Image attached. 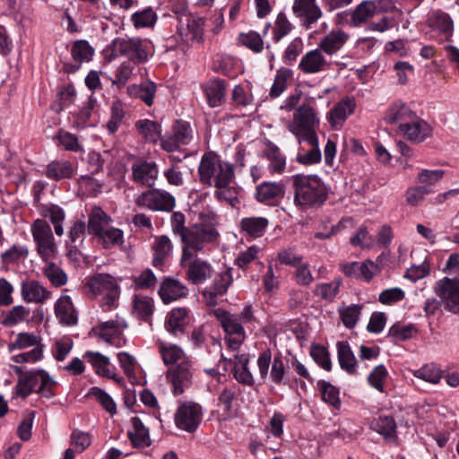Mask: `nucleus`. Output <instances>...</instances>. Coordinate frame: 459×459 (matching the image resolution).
I'll use <instances>...</instances> for the list:
<instances>
[{
    "instance_id": "31",
    "label": "nucleus",
    "mask_w": 459,
    "mask_h": 459,
    "mask_svg": "<svg viewBox=\"0 0 459 459\" xmlns=\"http://www.w3.org/2000/svg\"><path fill=\"white\" fill-rule=\"evenodd\" d=\"M75 173V167L69 160H57L51 161L47 167L46 175L56 181L71 178Z\"/></svg>"
},
{
    "instance_id": "55",
    "label": "nucleus",
    "mask_w": 459,
    "mask_h": 459,
    "mask_svg": "<svg viewBox=\"0 0 459 459\" xmlns=\"http://www.w3.org/2000/svg\"><path fill=\"white\" fill-rule=\"evenodd\" d=\"M133 312L142 320H148L153 313L152 299L147 296L135 295L133 301Z\"/></svg>"
},
{
    "instance_id": "7",
    "label": "nucleus",
    "mask_w": 459,
    "mask_h": 459,
    "mask_svg": "<svg viewBox=\"0 0 459 459\" xmlns=\"http://www.w3.org/2000/svg\"><path fill=\"white\" fill-rule=\"evenodd\" d=\"M127 323L124 317L116 315L114 318L91 328L90 335L96 337L106 343L120 348L126 343L124 331L127 328Z\"/></svg>"
},
{
    "instance_id": "44",
    "label": "nucleus",
    "mask_w": 459,
    "mask_h": 459,
    "mask_svg": "<svg viewBox=\"0 0 459 459\" xmlns=\"http://www.w3.org/2000/svg\"><path fill=\"white\" fill-rule=\"evenodd\" d=\"M428 23L431 29L442 32L446 37L452 36L453 22L447 13L436 11L429 16Z\"/></svg>"
},
{
    "instance_id": "48",
    "label": "nucleus",
    "mask_w": 459,
    "mask_h": 459,
    "mask_svg": "<svg viewBox=\"0 0 459 459\" xmlns=\"http://www.w3.org/2000/svg\"><path fill=\"white\" fill-rule=\"evenodd\" d=\"M104 248H112L124 243L123 231L112 226L105 228V230L96 237Z\"/></svg>"
},
{
    "instance_id": "47",
    "label": "nucleus",
    "mask_w": 459,
    "mask_h": 459,
    "mask_svg": "<svg viewBox=\"0 0 459 459\" xmlns=\"http://www.w3.org/2000/svg\"><path fill=\"white\" fill-rule=\"evenodd\" d=\"M302 142H307L311 146V150L299 151L296 157L297 162L302 165H313L320 162L322 154L319 149L318 136H316V142L313 140H302Z\"/></svg>"
},
{
    "instance_id": "19",
    "label": "nucleus",
    "mask_w": 459,
    "mask_h": 459,
    "mask_svg": "<svg viewBox=\"0 0 459 459\" xmlns=\"http://www.w3.org/2000/svg\"><path fill=\"white\" fill-rule=\"evenodd\" d=\"M193 138V132L189 123L178 120L172 127V134L161 138V147L166 152H171L180 145L188 144Z\"/></svg>"
},
{
    "instance_id": "34",
    "label": "nucleus",
    "mask_w": 459,
    "mask_h": 459,
    "mask_svg": "<svg viewBox=\"0 0 459 459\" xmlns=\"http://www.w3.org/2000/svg\"><path fill=\"white\" fill-rule=\"evenodd\" d=\"M248 362L249 359L247 354L236 355L234 358L233 375L239 384L252 386L255 384V380L248 368Z\"/></svg>"
},
{
    "instance_id": "49",
    "label": "nucleus",
    "mask_w": 459,
    "mask_h": 459,
    "mask_svg": "<svg viewBox=\"0 0 459 459\" xmlns=\"http://www.w3.org/2000/svg\"><path fill=\"white\" fill-rule=\"evenodd\" d=\"M341 284V279H334L330 282L317 283L313 292L321 299L332 302L339 293Z\"/></svg>"
},
{
    "instance_id": "23",
    "label": "nucleus",
    "mask_w": 459,
    "mask_h": 459,
    "mask_svg": "<svg viewBox=\"0 0 459 459\" xmlns=\"http://www.w3.org/2000/svg\"><path fill=\"white\" fill-rule=\"evenodd\" d=\"M349 38L343 30L333 29L319 40L317 47L331 58L343 48Z\"/></svg>"
},
{
    "instance_id": "24",
    "label": "nucleus",
    "mask_w": 459,
    "mask_h": 459,
    "mask_svg": "<svg viewBox=\"0 0 459 459\" xmlns=\"http://www.w3.org/2000/svg\"><path fill=\"white\" fill-rule=\"evenodd\" d=\"M415 111L411 109L404 102L397 100L391 104L385 110L384 119L388 124L398 125L397 132L400 127L408 123L411 118H413Z\"/></svg>"
},
{
    "instance_id": "10",
    "label": "nucleus",
    "mask_w": 459,
    "mask_h": 459,
    "mask_svg": "<svg viewBox=\"0 0 459 459\" xmlns=\"http://www.w3.org/2000/svg\"><path fill=\"white\" fill-rule=\"evenodd\" d=\"M180 265L186 270V279L195 285H201L214 274L212 265L197 255L181 256Z\"/></svg>"
},
{
    "instance_id": "20",
    "label": "nucleus",
    "mask_w": 459,
    "mask_h": 459,
    "mask_svg": "<svg viewBox=\"0 0 459 459\" xmlns=\"http://www.w3.org/2000/svg\"><path fill=\"white\" fill-rule=\"evenodd\" d=\"M83 359L92 367L97 375L112 379L118 385L124 383L123 377L115 372L108 357L99 351H88L83 354Z\"/></svg>"
},
{
    "instance_id": "13",
    "label": "nucleus",
    "mask_w": 459,
    "mask_h": 459,
    "mask_svg": "<svg viewBox=\"0 0 459 459\" xmlns=\"http://www.w3.org/2000/svg\"><path fill=\"white\" fill-rule=\"evenodd\" d=\"M136 204L152 211L170 212L176 204L175 197L167 191L147 190L136 199Z\"/></svg>"
},
{
    "instance_id": "8",
    "label": "nucleus",
    "mask_w": 459,
    "mask_h": 459,
    "mask_svg": "<svg viewBox=\"0 0 459 459\" xmlns=\"http://www.w3.org/2000/svg\"><path fill=\"white\" fill-rule=\"evenodd\" d=\"M35 249L41 260L56 259L57 247L50 225L42 220H36L31 229Z\"/></svg>"
},
{
    "instance_id": "45",
    "label": "nucleus",
    "mask_w": 459,
    "mask_h": 459,
    "mask_svg": "<svg viewBox=\"0 0 459 459\" xmlns=\"http://www.w3.org/2000/svg\"><path fill=\"white\" fill-rule=\"evenodd\" d=\"M377 5L373 1H362L353 11L351 22L353 25L359 26L374 17L377 13Z\"/></svg>"
},
{
    "instance_id": "4",
    "label": "nucleus",
    "mask_w": 459,
    "mask_h": 459,
    "mask_svg": "<svg viewBox=\"0 0 459 459\" xmlns=\"http://www.w3.org/2000/svg\"><path fill=\"white\" fill-rule=\"evenodd\" d=\"M219 233L212 224L195 223L188 227L186 233L182 235L181 256L197 255L205 250L206 247L216 241Z\"/></svg>"
},
{
    "instance_id": "32",
    "label": "nucleus",
    "mask_w": 459,
    "mask_h": 459,
    "mask_svg": "<svg viewBox=\"0 0 459 459\" xmlns=\"http://www.w3.org/2000/svg\"><path fill=\"white\" fill-rule=\"evenodd\" d=\"M269 221L264 217H246L240 221V228L247 237L257 238L262 237L267 227Z\"/></svg>"
},
{
    "instance_id": "38",
    "label": "nucleus",
    "mask_w": 459,
    "mask_h": 459,
    "mask_svg": "<svg viewBox=\"0 0 459 459\" xmlns=\"http://www.w3.org/2000/svg\"><path fill=\"white\" fill-rule=\"evenodd\" d=\"M370 429L386 440L396 438V423L392 416H379L370 422Z\"/></svg>"
},
{
    "instance_id": "18",
    "label": "nucleus",
    "mask_w": 459,
    "mask_h": 459,
    "mask_svg": "<svg viewBox=\"0 0 459 459\" xmlns=\"http://www.w3.org/2000/svg\"><path fill=\"white\" fill-rule=\"evenodd\" d=\"M398 134L411 143H420L432 136L433 128L427 121L415 114L413 118L400 127Z\"/></svg>"
},
{
    "instance_id": "9",
    "label": "nucleus",
    "mask_w": 459,
    "mask_h": 459,
    "mask_svg": "<svg viewBox=\"0 0 459 459\" xmlns=\"http://www.w3.org/2000/svg\"><path fill=\"white\" fill-rule=\"evenodd\" d=\"M215 316L221 323L225 332V341L229 348L232 351H238L244 342L247 335L243 325L235 314L218 309Z\"/></svg>"
},
{
    "instance_id": "37",
    "label": "nucleus",
    "mask_w": 459,
    "mask_h": 459,
    "mask_svg": "<svg viewBox=\"0 0 459 459\" xmlns=\"http://www.w3.org/2000/svg\"><path fill=\"white\" fill-rule=\"evenodd\" d=\"M137 133L148 143H156L161 134V126L159 123L150 119H139L135 122Z\"/></svg>"
},
{
    "instance_id": "25",
    "label": "nucleus",
    "mask_w": 459,
    "mask_h": 459,
    "mask_svg": "<svg viewBox=\"0 0 459 459\" xmlns=\"http://www.w3.org/2000/svg\"><path fill=\"white\" fill-rule=\"evenodd\" d=\"M56 382L45 370L30 371V393L50 398L54 395Z\"/></svg>"
},
{
    "instance_id": "28",
    "label": "nucleus",
    "mask_w": 459,
    "mask_h": 459,
    "mask_svg": "<svg viewBox=\"0 0 459 459\" xmlns=\"http://www.w3.org/2000/svg\"><path fill=\"white\" fill-rule=\"evenodd\" d=\"M133 178L134 182L152 186L158 175L159 169L154 162L143 161L133 166Z\"/></svg>"
},
{
    "instance_id": "61",
    "label": "nucleus",
    "mask_w": 459,
    "mask_h": 459,
    "mask_svg": "<svg viewBox=\"0 0 459 459\" xmlns=\"http://www.w3.org/2000/svg\"><path fill=\"white\" fill-rule=\"evenodd\" d=\"M253 95L244 90L240 85H236L232 90L230 104L236 109L246 108L252 104Z\"/></svg>"
},
{
    "instance_id": "64",
    "label": "nucleus",
    "mask_w": 459,
    "mask_h": 459,
    "mask_svg": "<svg viewBox=\"0 0 459 459\" xmlns=\"http://www.w3.org/2000/svg\"><path fill=\"white\" fill-rule=\"evenodd\" d=\"M13 370L19 377L15 394L19 397L25 398L29 395V372L22 366H13Z\"/></svg>"
},
{
    "instance_id": "11",
    "label": "nucleus",
    "mask_w": 459,
    "mask_h": 459,
    "mask_svg": "<svg viewBox=\"0 0 459 459\" xmlns=\"http://www.w3.org/2000/svg\"><path fill=\"white\" fill-rule=\"evenodd\" d=\"M203 420V409L200 404L194 402L181 403L174 415L178 429L193 433L199 427Z\"/></svg>"
},
{
    "instance_id": "40",
    "label": "nucleus",
    "mask_w": 459,
    "mask_h": 459,
    "mask_svg": "<svg viewBox=\"0 0 459 459\" xmlns=\"http://www.w3.org/2000/svg\"><path fill=\"white\" fill-rule=\"evenodd\" d=\"M338 360L341 368L349 374L356 373L357 360L346 342H337Z\"/></svg>"
},
{
    "instance_id": "16",
    "label": "nucleus",
    "mask_w": 459,
    "mask_h": 459,
    "mask_svg": "<svg viewBox=\"0 0 459 459\" xmlns=\"http://www.w3.org/2000/svg\"><path fill=\"white\" fill-rule=\"evenodd\" d=\"M166 377L172 385V393L174 395L183 394L185 390L192 385L193 365L191 359L169 368Z\"/></svg>"
},
{
    "instance_id": "43",
    "label": "nucleus",
    "mask_w": 459,
    "mask_h": 459,
    "mask_svg": "<svg viewBox=\"0 0 459 459\" xmlns=\"http://www.w3.org/2000/svg\"><path fill=\"white\" fill-rule=\"evenodd\" d=\"M188 311L186 308H175L168 316L166 320V329L173 333L178 334L184 331L186 325V317Z\"/></svg>"
},
{
    "instance_id": "59",
    "label": "nucleus",
    "mask_w": 459,
    "mask_h": 459,
    "mask_svg": "<svg viewBox=\"0 0 459 459\" xmlns=\"http://www.w3.org/2000/svg\"><path fill=\"white\" fill-rule=\"evenodd\" d=\"M28 253L27 247L14 244L1 255V258L4 264H19L25 260Z\"/></svg>"
},
{
    "instance_id": "56",
    "label": "nucleus",
    "mask_w": 459,
    "mask_h": 459,
    "mask_svg": "<svg viewBox=\"0 0 459 459\" xmlns=\"http://www.w3.org/2000/svg\"><path fill=\"white\" fill-rule=\"evenodd\" d=\"M413 376L428 383L436 385L443 377V371L435 364H426L417 370L413 371Z\"/></svg>"
},
{
    "instance_id": "27",
    "label": "nucleus",
    "mask_w": 459,
    "mask_h": 459,
    "mask_svg": "<svg viewBox=\"0 0 459 459\" xmlns=\"http://www.w3.org/2000/svg\"><path fill=\"white\" fill-rule=\"evenodd\" d=\"M188 294L187 287L178 280L168 278L162 281L159 295L165 304H169Z\"/></svg>"
},
{
    "instance_id": "14",
    "label": "nucleus",
    "mask_w": 459,
    "mask_h": 459,
    "mask_svg": "<svg viewBox=\"0 0 459 459\" xmlns=\"http://www.w3.org/2000/svg\"><path fill=\"white\" fill-rule=\"evenodd\" d=\"M435 293L440 298L449 312L459 315V280L444 277L434 287Z\"/></svg>"
},
{
    "instance_id": "2",
    "label": "nucleus",
    "mask_w": 459,
    "mask_h": 459,
    "mask_svg": "<svg viewBox=\"0 0 459 459\" xmlns=\"http://www.w3.org/2000/svg\"><path fill=\"white\" fill-rule=\"evenodd\" d=\"M198 175L202 184L216 188L228 187L235 177L233 165L213 152H205L202 156Z\"/></svg>"
},
{
    "instance_id": "33",
    "label": "nucleus",
    "mask_w": 459,
    "mask_h": 459,
    "mask_svg": "<svg viewBox=\"0 0 459 459\" xmlns=\"http://www.w3.org/2000/svg\"><path fill=\"white\" fill-rule=\"evenodd\" d=\"M172 243L167 236L161 235L156 237L152 245V264L155 267H160L163 265L165 261L170 256L172 253Z\"/></svg>"
},
{
    "instance_id": "63",
    "label": "nucleus",
    "mask_w": 459,
    "mask_h": 459,
    "mask_svg": "<svg viewBox=\"0 0 459 459\" xmlns=\"http://www.w3.org/2000/svg\"><path fill=\"white\" fill-rule=\"evenodd\" d=\"M350 243L355 247L361 249H370L373 247L374 241L372 236L369 234L368 228L361 225L356 234L350 238Z\"/></svg>"
},
{
    "instance_id": "30",
    "label": "nucleus",
    "mask_w": 459,
    "mask_h": 459,
    "mask_svg": "<svg viewBox=\"0 0 459 459\" xmlns=\"http://www.w3.org/2000/svg\"><path fill=\"white\" fill-rule=\"evenodd\" d=\"M128 115V110L125 103L120 100L112 101L109 108V117L105 126L109 134L117 133L119 127L125 123Z\"/></svg>"
},
{
    "instance_id": "50",
    "label": "nucleus",
    "mask_w": 459,
    "mask_h": 459,
    "mask_svg": "<svg viewBox=\"0 0 459 459\" xmlns=\"http://www.w3.org/2000/svg\"><path fill=\"white\" fill-rule=\"evenodd\" d=\"M283 192L284 189L281 184L264 182L256 188V198L259 202H269L281 196Z\"/></svg>"
},
{
    "instance_id": "51",
    "label": "nucleus",
    "mask_w": 459,
    "mask_h": 459,
    "mask_svg": "<svg viewBox=\"0 0 459 459\" xmlns=\"http://www.w3.org/2000/svg\"><path fill=\"white\" fill-rule=\"evenodd\" d=\"M158 16L152 7H146L135 12L131 16V22L134 28H152L155 25Z\"/></svg>"
},
{
    "instance_id": "1",
    "label": "nucleus",
    "mask_w": 459,
    "mask_h": 459,
    "mask_svg": "<svg viewBox=\"0 0 459 459\" xmlns=\"http://www.w3.org/2000/svg\"><path fill=\"white\" fill-rule=\"evenodd\" d=\"M294 204L301 209L320 208L328 199V187L316 174H295L291 178Z\"/></svg>"
},
{
    "instance_id": "21",
    "label": "nucleus",
    "mask_w": 459,
    "mask_h": 459,
    "mask_svg": "<svg viewBox=\"0 0 459 459\" xmlns=\"http://www.w3.org/2000/svg\"><path fill=\"white\" fill-rule=\"evenodd\" d=\"M292 11L307 30L310 29L312 24L323 16V12L316 4V0H294Z\"/></svg>"
},
{
    "instance_id": "46",
    "label": "nucleus",
    "mask_w": 459,
    "mask_h": 459,
    "mask_svg": "<svg viewBox=\"0 0 459 459\" xmlns=\"http://www.w3.org/2000/svg\"><path fill=\"white\" fill-rule=\"evenodd\" d=\"M206 20L204 17H192L186 23V41L203 43L204 40V27Z\"/></svg>"
},
{
    "instance_id": "35",
    "label": "nucleus",
    "mask_w": 459,
    "mask_h": 459,
    "mask_svg": "<svg viewBox=\"0 0 459 459\" xmlns=\"http://www.w3.org/2000/svg\"><path fill=\"white\" fill-rule=\"evenodd\" d=\"M132 429L128 431L129 438L135 447H146L151 445L149 429L139 417L132 418Z\"/></svg>"
},
{
    "instance_id": "54",
    "label": "nucleus",
    "mask_w": 459,
    "mask_h": 459,
    "mask_svg": "<svg viewBox=\"0 0 459 459\" xmlns=\"http://www.w3.org/2000/svg\"><path fill=\"white\" fill-rule=\"evenodd\" d=\"M317 388L325 403L335 409L341 406L340 392L337 387L325 380H320L317 382Z\"/></svg>"
},
{
    "instance_id": "42",
    "label": "nucleus",
    "mask_w": 459,
    "mask_h": 459,
    "mask_svg": "<svg viewBox=\"0 0 459 459\" xmlns=\"http://www.w3.org/2000/svg\"><path fill=\"white\" fill-rule=\"evenodd\" d=\"M55 260H42L46 264L43 273L54 286L61 287L66 284L68 277L63 269L55 263Z\"/></svg>"
},
{
    "instance_id": "3",
    "label": "nucleus",
    "mask_w": 459,
    "mask_h": 459,
    "mask_svg": "<svg viewBox=\"0 0 459 459\" xmlns=\"http://www.w3.org/2000/svg\"><path fill=\"white\" fill-rule=\"evenodd\" d=\"M319 124L320 118L316 108L308 104H302L296 108L287 128L296 137L299 143H301L302 140L316 142V129Z\"/></svg>"
},
{
    "instance_id": "15",
    "label": "nucleus",
    "mask_w": 459,
    "mask_h": 459,
    "mask_svg": "<svg viewBox=\"0 0 459 459\" xmlns=\"http://www.w3.org/2000/svg\"><path fill=\"white\" fill-rule=\"evenodd\" d=\"M233 282L232 268H227L217 273L210 286L202 290V296L209 307H214L218 299L225 295Z\"/></svg>"
},
{
    "instance_id": "36",
    "label": "nucleus",
    "mask_w": 459,
    "mask_h": 459,
    "mask_svg": "<svg viewBox=\"0 0 459 459\" xmlns=\"http://www.w3.org/2000/svg\"><path fill=\"white\" fill-rule=\"evenodd\" d=\"M56 315L60 322L66 325H74L77 323V316L73 302L68 296L61 297L56 305Z\"/></svg>"
},
{
    "instance_id": "60",
    "label": "nucleus",
    "mask_w": 459,
    "mask_h": 459,
    "mask_svg": "<svg viewBox=\"0 0 459 459\" xmlns=\"http://www.w3.org/2000/svg\"><path fill=\"white\" fill-rule=\"evenodd\" d=\"M73 58L77 63L89 62L93 56L94 50L85 40L76 41L71 50Z\"/></svg>"
},
{
    "instance_id": "52",
    "label": "nucleus",
    "mask_w": 459,
    "mask_h": 459,
    "mask_svg": "<svg viewBox=\"0 0 459 459\" xmlns=\"http://www.w3.org/2000/svg\"><path fill=\"white\" fill-rule=\"evenodd\" d=\"M362 310L361 305L351 304L339 307L340 318L348 329H352L357 325Z\"/></svg>"
},
{
    "instance_id": "29",
    "label": "nucleus",
    "mask_w": 459,
    "mask_h": 459,
    "mask_svg": "<svg viewBox=\"0 0 459 459\" xmlns=\"http://www.w3.org/2000/svg\"><path fill=\"white\" fill-rule=\"evenodd\" d=\"M158 349L168 368H172L174 365L182 364L183 362L190 360L185 351L176 344L160 342L159 343Z\"/></svg>"
},
{
    "instance_id": "41",
    "label": "nucleus",
    "mask_w": 459,
    "mask_h": 459,
    "mask_svg": "<svg viewBox=\"0 0 459 459\" xmlns=\"http://www.w3.org/2000/svg\"><path fill=\"white\" fill-rule=\"evenodd\" d=\"M264 154L270 161L269 170L273 173L281 174L285 169L286 159L279 147L273 143H269L266 145Z\"/></svg>"
},
{
    "instance_id": "6",
    "label": "nucleus",
    "mask_w": 459,
    "mask_h": 459,
    "mask_svg": "<svg viewBox=\"0 0 459 459\" xmlns=\"http://www.w3.org/2000/svg\"><path fill=\"white\" fill-rule=\"evenodd\" d=\"M85 287L93 296H104L101 303L104 309L117 307L120 288L113 276L105 273L96 274L87 279Z\"/></svg>"
},
{
    "instance_id": "58",
    "label": "nucleus",
    "mask_w": 459,
    "mask_h": 459,
    "mask_svg": "<svg viewBox=\"0 0 459 459\" xmlns=\"http://www.w3.org/2000/svg\"><path fill=\"white\" fill-rule=\"evenodd\" d=\"M416 332V328L412 324L406 325L394 324L388 331V337L394 342H403L412 338Z\"/></svg>"
},
{
    "instance_id": "39",
    "label": "nucleus",
    "mask_w": 459,
    "mask_h": 459,
    "mask_svg": "<svg viewBox=\"0 0 459 459\" xmlns=\"http://www.w3.org/2000/svg\"><path fill=\"white\" fill-rule=\"evenodd\" d=\"M110 217L100 207L92 209L88 220V231L97 237L110 225Z\"/></svg>"
},
{
    "instance_id": "53",
    "label": "nucleus",
    "mask_w": 459,
    "mask_h": 459,
    "mask_svg": "<svg viewBox=\"0 0 459 459\" xmlns=\"http://www.w3.org/2000/svg\"><path fill=\"white\" fill-rule=\"evenodd\" d=\"M291 77L292 71L290 69L281 68L277 70L269 96L271 98H277L281 96L286 91L288 82Z\"/></svg>"
},
{
    "instance_id": "57",
    "label": "nucleus",
    "mask_w": 459,
    "mask_h": 459,
    "mask_svg": "<svg viewBox=\"0 0 459 459\" xmlns=\"http://www.w3.org/2000/svg\"><path fill=\"white\" fill-rule=\"evenodd\" d=\"M389 373L384 365L375 367L368 377V382L376 390L385 393V385Z\"/></svg>"
},
{
    "instance_id": "17",
    "label": "nucleus",
    "mask_w": 459,
    "mask_h": 459,
    "mask_svg": "<svg viewBox=\"0 0 459 459\" xmlns=\"http://www.w3.org/2000/svg\"><path fill=\"white\" fill-rule=\"evenodd\" d=\"M113 48L116 53L127 56L129 62H133L134 65L147 59L144 43L139 38L117 39L113 41Z\"/></svg>"
},
{
    "instance_id": "12",
    "label": "nucleus",
    "mask_w": 459,
    "mask_h": 459,
    "mask_svg": "<svg viewBox=\"0 0 459 459\" xmlns=\"http://www.w3.org/2000/svg\"><path fill=\"white\" fill-rule=\"evenodd\" d=\"M340 65V62L333 61L317 47L307 51L300 58L298 66L306 74H315L333 70L334 65Z\"/></svg>"
},
{
    "instance_id": "5",
    "label": "nucleus",
    "mask_w": 459,
    "mask_h": 459,
    "mask_svg": "<svg viewBox=\"0 0 459 459\" xmlns=\"http://www.w3.org/2000/svg\"><path fill=\"white\" fill-rule=\"evenodd\" d=\"M257 367L262 379L269 377L271 381L277 385H285L289 383V365L281 354L275 355L272 359L270 350L263 351L258 355Z\"/></svg>"
},
{
    "instance_id": "26",
    "label": "nucleus",
    "mask_w": 459,
    "mask_h": 459,
    "mask_svg": "<svg viewBox=\"0 0 459 459\" xmlns=\"http://www.w3.org/2000/svg\"><path fill=\"white\" fill-rule=\"evenodd\" d=\"M209 107L217 108L225 101L227 87L224 80L213 79L202 86Z\"/></svg>"
},
{
    "instance_id": "62",
    "label": "nucleus",
    "mask_w": 459,
    "mask_h": 459,
    "mask_svg": "<svg viewBox=\"0 0 459 459\" xmlns=\"http://www.w3.org/2000/svg\"><path fill=\"white\" fill-rule=\"evenodd\" d=\"M57 140L58 145L65 151L73 152H82L84 151L77 136L69 132L60 131L57 134Z\"/></svg>"
},
{
    "instance_id": "22",
    "label": "nucleus",
    "mask_w": 459,
    "mask_h": 459,
    "mask_svg": "<svg viewBox=\"0 0 459 459\" xmlns=\"http://www.w3.org/2000/svg\"><path fill=\"white\" fill-rule=\"evenodd\" d=\"M355 108L356 102L351 98L342 99L334 104L326 114V119L331 127L334 130H340L348 117L353 114Z\"/></svg>"
}]
</instances>
